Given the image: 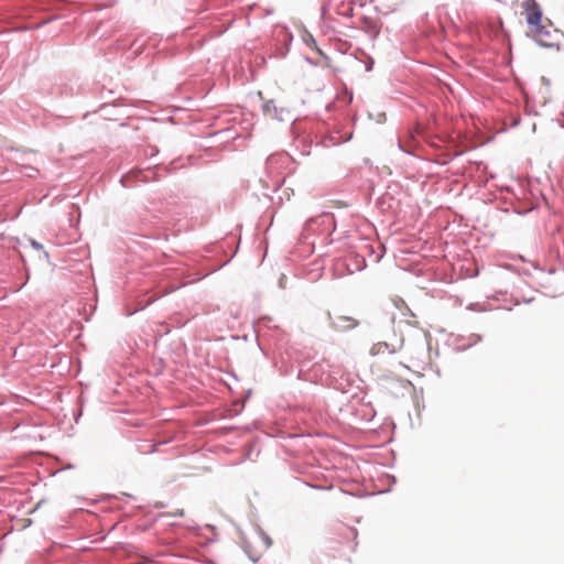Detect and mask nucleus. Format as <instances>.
Returning a JSON list of instances; mask_svg holds the SVG:
<instances>
[{
	"mask_svg": "<svg viewBox=\"0 0 564 564\" xmlns=\"http://www.w3.org/2000/svg\"><path fill=\"white\" fill-rule=\"evenodd\" d=\"M525 13V22L529 31L527 33L538 45L542 47L560 48L558 31L552 28V23L547 20V24L542 22L543 11L536 0H524L521 4Z\"/></svg>",
	"mask_w": 564,
	"mask_h": 564,
	"instance_id": "nucleus-1",
	"label": "nucleus"
},
{
	"mask_svg": "<svg viewBox=\"0 0 564 564\" xmlns=\"http://www.w3.org/2000/svg\"><path fill=\"white\" fill-rule=\"evenodd\" d=\"M334 228V216L329 213H323L306 220L302 236L308 238L311 234L327 236Z\"/></svg>",
	"mask_w": 564,
	"mask_h": 564,
	"instance_id": "nucleus-2",
	"label": "nucleus"
},
{
	"mask_svg": "<svg viewBox=\"0 0 564 564\" xmlns=\"http://www.w3.org/2000/svg\"><path fill=\"white\" fill-rule=\"evenodd\" d=\"M8 153L11 155L7 156V161L10 163H14L23 170H29L35 172V167L31 164L32 158L35 156V152L33 150H18L14 148H6Z\"/></svg>",
	"mask_w": 564,
	"mask_h": 564,
	"instance_id": "nucleus-3",
	"label": "nucleus"
},
{
	"mask_svg": "<svg viewBox=\"0 0 564 564\" xmlns=\"http://www.w3.org/2000/svg\"><path fill=\"white\" fill-rule=\"evenodd\" d=\"M327 318L332 327L337 330H349L355 328L358 325V322L350 316H333L329 312L327 313Z\"/></svg>",
	"mask_w": 564,
	"mask_h": 564,
	"instance_id": "nucleus-4",
	"label": "nucleus"
},
{
	"mask_svg": "<svg viewBox=\"0 0 564 564\" xmlns=\"http://www.w3.org/2000/svg\"><path fill=\"white\" fill-rule=\"evenodd\" d=\"M262 111L267 117L271 119H276L279 121H283L285 119V115L288 113V111L283 107H278L273 99L263 102Z\"/></svg>",
	"mask_w": 564,
	"mask_h": 564,
	"instance_id": "nucleus-5",
	"label": "nucleus"
},
{
	"mask_svg": "<svg viewBox=\"0 0 564 564\" xmlns=\"http://www.w3.org/2000/svg\"><path fill=\"white\" fill-rule=\"evenodd\" d=\"M402 339L399 340V344H389V343H386V341H379V343H376L372 345L371 349H370V354L376 356V355H380V354H384L386 351L388 354H395L398 350L401 349V346H402Z\"/></svg>",
	"mask_w": 564,
	"mask_h": 564,
	"instance_id": "nucleus-6",
	"label": "nucleus"
},
{
	"mask_svg": "<svg viewBox=\"0 0 564 564\" xmlns=\"http://www.w3.org/2000/svg\"><path fill=\"white\" fill-rule=\"evenodd\" d=\"M481 340V336L478 334H470L468 337H458L456 339L457 348L466 350Z\"/></svg>",
	"mask_w": 564,
	"mask_h": 564,
	"instance_id": "nucleus-7",
	"label": "nucleus"
},
{
	"mask_svg": "<svg viewBox=\"0 0 564 564\" xmlns=\"http://www.w3.org/2000/svg\"><path fill=\"white\" fill-rule=\"evenodd\" d=\"M365 265V259L362 257H356L355 264L352 267L348 264L347 270L349 273H354L355 271H360Z\"/></svg>",
	"mask_w": 564,
	"mask_h": 564,
	"instance_id": "nucleus-8",
	"label": "nucleus"
},
{
	"mask_svg": "<svg viewBox=\"0 0 564 564\" xmlns=\"http://www.w3.org/2000/svg\"><path fill=\"white\" fill-rule=\"evenodd\" d=\"M30 243H31L32 248H34V249L43 250V245L40 243L39 241L31 239Z\"/></svg>",
	"mask_w": 564,
	"mask_h": 564,
	"instance_id": "nucleus-9",
	"label": "nucleus"
},
{
	"mask_svg": "<svg viewBox=\"0 0 564 564\" xmlns=\"http://www.w3.org/2000/svg\"><path fill=\"white\" fill-rule=\"evenodd\" d=\"M39 173V170L35 167V172H32V171H29V170H25V176L28 177H35Z\"/></svg>",
	"mask_w": 564,
	"mask_h": 564,
	"instance_id": "nucleus-10",
	"label": "nucleus"
},
{
	"mask_svg": "<svg viewBox=\"0 0 564 564\" xmlns=\"http://www.w3.org/2000/svg\"><path fill=\"white\" fill-rule=\"evenodd\" d=\"M264 542L267 544V547L271 545V539L269 536H264Z\"/></svg>",
	"mask_w": 564,
	"mask_h": 564,
	"instance_id": "nucleus-11",
	"label": "nucleus"
},
{
	"mask_svg": "<svg viewBox=\"0 0 564 564\" xmlns=\"http://www.w3.org/2000/svg\"><path fill=\"white\" fill-rule=\"evenodd\" d=\"M175 516L182 517V516H184V511L183 510H178L177 512H175Z\"/></svg>",
	"mask_w": 564,
	"mask_h": 564,
	"instance_id": "nucleus-12",
	"label": "nucleus"
},
{
	"mask_svg": "<svg viewBox=\"0 0 564 564\" xmlns=\"http://www.w3.org/2000/svg\"><path fill=\"white\" fill-rule=\"evenodd\" d=\"M351 137H352V134H351V133H349V134L346 137L345 141H349V140L351 139Z\"/></svg>",
	"mask_w": 564,
	"mask_h": 564,
	"instance_id": "nucleus-13",
	"label": "nucleus"
},
{
	"mask_svg": "<svg viewBox=\"0 0 564 564\" xmlns=\"http://www.w3.org/2000/svg\"><path fill=\"white\" fill-rule=\"evenodd\" d=\"M8 155H11V154H10V153H8L7 151H6V153H2V156H6V158H7Z\"/></svg>",
	"mask_w": 564,
	"mask_h": 564,
	"instance_id": "nucleus-14",
	"label": "nucleus"
},
{
	"mask_svg": "<svg viewBox=\"0 0 564 564\" xmlns=\"http://www.w3.org/2000/svg\"><path fill=\"white\" fill-rule=\"evenodd\" d=\"M43 253H44L45 258L48 257V253L46 251H43Z\"/></svg>",
	"mask_w": 564,
	"mask_h": 564,
	"instance_id": "nucleus-15",
	"label": "nucleus"
},
{
	"mask_svg": "<svg viewBox=\"0 0 564 564\" xmlns=\"http://www.w3.org/2000/svg\"><path fill=\"white\" fill-rule=\"evenodd\" d=\"M562 127H564V124H562Z\"/></svg>",
	"mask_w": 564,
	"mask_h": 564,
	"instance_id": "nucleus-16",
	"label": "nucleus"
}]
</instances>
